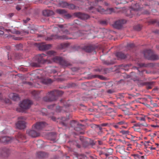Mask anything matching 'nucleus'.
Listing matches in <instances>:
<instances>
[{
  "label": "nucleus",
  "mask_w": 159,
  "mask_h": 159,
  "mask_svg": "<svg viewBox=\"0 0 159 159\" xmlns=\"http://www.w3.org/2000/svg\"><path fill=\"white\" fill-rule=\"evenodd\" d=\"M38 47L40 50H45L49 49L51 45L50 44H41L39 45Z\"/></svg>",
  "instance_id": "obj_17"
},
{
  "label": "nucleus",
  "mask_w": 159,
  "mask_h": 159,
  "mask_svg": "<svg viewBox=\"0 0 159 159\" xmlns=\"http://www.w3.org/2000/svg\"><path fill=\"white\" fill-rule=\"evenodd\" d=\"M108 159H116V157L115 156H110L108 157Z\"/></svg>",
  "instance_id": "obj_52"
},
{
  "label": "nucleus",
  "mask_w": 159,
  "mask_h": 159,
  "mask_svg": "<svg viewBox=\"0 0 159 159\" xmlns=\"http://www.w3.org/2000/svg\"><path fill=\"white\" fill-rule=\"evenodd\" d=\"M157 22V20H150V24H153Z\"/></svg>",
  "instance_id": "obj_40"
},
{
  "label": "nucleus",
  "mask_w": 159,
  "mask_h": 159,
  "mask_svg": "<svg viewBox=\"0 0 159 159\" xmlns=\"http://www.w3.org/2000/svg\"><path fill=\"white\" fill-rule=\"evenodd\" d=\"M145 125L143 124L138 123L134 124V126L135 127L141 128V127Z\"/></svg>",
  "instance_id": "obj_31"
},
{
  "label": "nucleus",
  "mask_w": 159,
  "mask_h": 159,
  "mask_svg": "<svg viewBox=\"0 0 159 159\" xmlns=\"http://www.w3.org/2000/svg\"><path fill=\"white\" fill-rule=\"evenodd\" d=\"M119 125V124H118V123H117L116 124L113 125V126L115 128L118 129L120 128Z\"/></svg>",
  "instance_id": "obj_42"
},
{
  "label": "nucleus",
  "mask_w": 159,
  "mask_h": 159,
  "mask_svg": "<svg viewBox=\"0 0 159 159\" xmlns=\"http://www.w3.org/2000/svg\"><path fill=\"white\" fill-rule=\"evenodd\" d=\"M47 54L48 57H51L52 56H54L56 54L55 52L53 51H51L48 52Z\"/></svg>",
  "instance_id": "obj_28"
},
{
  "label": "nucleus",
  "mask_w": 159,
  "mask_h": 159,
  "mask_svg": "<svg viewBox=\"0 0 159 159\" xmlns=\"http://www.w3.org/2000/svg\"><path fill=\"white\" fill-rule=\"evenodd\" d=\"M115 55L118 59H125L126 57V55L121 52H116Z\"/></svg>",
  "instance_id": "obj_19"
},
{
  "label": "nucleus",
  "mask_w": 159,
  "mask_h": 159,
  "mask_svg": "<svg viewBox=\"0 0 159 159\" xmlns=\"http://www.w3.org/2000/svg\"><path fill=\"white\" fill-rule=\"evenodd\" d=\"M136 118L138 120L143 121H144L147 119H149L148 116H142L141 117L137 116L136 117Z\"/></svg>",
  "instance_id": "obj_23"
},
{
  "label": "nucleus",
  "mask_w": 159,
  "mask_h": 159,
  "mask_svg": "<svg viewBox=\"0 0 159 159\" xmlns=\"http://www.w3.org/2000/svg\"><path fill=\"white\" fill-rule=\"evenodd\" d=\"M8 149L6 148H2L0 151V153L2 154H7L8 152Z\"/></svg>",
  "instance_id": "obj_29"
},
{
  "label": "nucleus",
  "mask_w": 159,
  "mask_h": 159,
  "mask_svg": "<svg viewBox=\"0 0 159 159\" xmlns=\"http://www.w3.org/2000/svg\"><path fill=\"white\" fill-rule=\"evenodd\" d=\"M113 152V150L112 149L109 148L107 150L106 153H105V155L106 157H107L110 155L112 154Z\"/></svg>",
  "instance_id": "obj_22"
},
{
  "label": "nucleus",
  "mask_w": 159,
  "mask_h": 159,
  "mask_svg": "<svg viewBox=\"0 0 159 159\" xmlns=\"http://www.w3.org/2000/svg\"><path fill=\"white\" fill-rule=\"evenodd\" d=\"M139 66L140 67H147L148 66V65L147 64H139Z\"/></svg>",
  "instance_id": "obj_39"
},
{
  "label": "nucleus",
  "mask_w": 159,
  "mask_h": 159,
  "mask_svg": "<svg viewBox=\"0 0 159 159\" xmlns=\"http://www.w3.org/2000/svg\"><path fill=\"white\" fill-rule=\"evenodd\" d=\"M60 4L62 7L67 8L68 4L66 2H61Z\"/></svg>",
  "instance_id": "obj_30"
},
{
  "label": "nucleus",
  "mask_w": 159,
  "mask_h": 159,
  "mask_svg": "<svg viewBox=\"0 0 159 159\" xmlns=\"http://www.w3.org/2000/svg\"><path fill=\"white\" fill-rule=\"evenodd\" d=\"M54 107V105H49L48 106V108L49 109H53V108Z\"/></svg>",
  "instance_id": "obj_46"
},
{
  "label": "nucleus",
  "mask_w": 159,
  "mask_h": 159,
  "mask_svg": "<svg viewBox=\"0 0 159 159\" xmlns=\"http://www.w3.org/2000/svg\"><path fill=\"white\" fill-rule=\"evenodd\" d=\"M13 16V14L12 13H10L9 14H8V16L9 17V18H11V17H12Z\"/></svg>",
  "instance_id": "obj_59"
},
{
  "label": "nucleus",
  "mask_w": 159,
  "mask_h": 159,
  "mask_svg": "<svg viewBox=\"0 0 159 159\" xmlns=\"http://www.w3.org/2000/svg\"><path fill=\"white\" fill-rule=\"evenodd\" d=\"M69 44L68 43H66L63 44H61V46L62 48L67 47L68 46Z\"/></svg>",
  "instance_id": "obj_45"
},
{
  "label": "nucleus",
  "mask_w": 159,
  "mask_h": 159,
  "mask_svg": "<svg viewBox=\"0 0 159 159\" xmlns=\"http://www.w3.org/2000/svg\"><path fill=\"white\" fill-rule=\"evenodd\" d=\"M98 144L100 145H101L103 144L101 140H98Z\"/></svg>",
  "instance_id": "obj_57"
},
{
  "label": "nucleus",
  "mask_w": 159,
  "mask_h": 159,
  "mask_svg": "<svg viewBox=\"0 0 159 159\" xmlns=\"http://www.w3.org/2000/svg\"><path fill=\"white\" fill-rule=\"evenodd\" d=\"M134 156L135 159H146L144 156L139 154H134Z\"/></svg>",
  "instance_id": "obj_26"
},
{
  "label": "nucleus",
  "mask_w": 159,
  "mask_h": 159,
  "mask_svg": "<svg viewBox=\"0 0 159 159\" xmlns=\"http://www.w3.org/2000/svg\"><path fill=\"white\" fill-rule=\"evenodd\" d=\"M58 27H59L61 29V30L62 32L64 34H65L66 35L69 34H70V33L69 31H68L66 29V25H57Z\"/></svg>",
  "instance_id": "obj_13"
},
{
  "label": "nucleus",
  "mask_w": 159,
  "mask_h": 159,
  "mask_svg": "<svg viewBox=\"0 0 159 159\" xmlns=\"http://www.w3.org/2000/svg\"><path fill=\"white\" fill-rule=\"evenodd\" d=\"M144 56L145 58L148 59L149 56V51L148 50H144L143 52Z\"/></svg>",
  "instance_id": "obj_27"
},
{
  "label": "nucleus",
  "mask_w": 159,
  "mask_h": 159,
  "mask_svg": "<svg viewBox=\"0 0 159 159\" xmlns=\"http://www.w3.org/2000/svg\"><path fill=\"white\" fill-rule=\"evenodd\" d=\"M70 39L68 38L66 35H59L56 34L52 35L50 37H47L45 39L47 40H51L53 39L66 40Z\"/></svg>",
  "instance_id": "obj_4"
},
{
  "label": "nucleus",
  "mask_w": 159,
  "mask_h": 159,
  "mask_svg": "<svg viewBox=\"0 0 159 159\" xmlns=\"http://www.w3.org/2000/svg\"><path fill=\"white\" fill-rule=\"evenodd\" d=\"M151 126L154 128L159 127V125H151Z\"/></svg>",
  "instance_id": "obj_58"
},
{
  "label": "nucleus",
  "mask_w": 159,
  "mask_h": 159,
  "mask_svg": "<svg viewBox=\"0 0 159 159\" xmlns=\"http://www.w3.org/2000/svg\"><path fill=\"white\" fill-rule=\"evenodd\" d=\"M66 16L67 18H70L71 17V16L69 14H67L66 15Z\"/></svg>",
  "instance_id": "obj_63"
},
{
  "label": "nucleus",
  "mask_w": 159,
  "mask_h": 159,
  "mask_svg": "<svg viewBox=\"0 0 159 159\" xmlns=\"http://www.w3.org/2000/svg\"><path fill=\"white\" fill-rule=\"evenodd\" d=\"M155 66V64L153 63H150V67H153Z\"/></svg>",
  "instance_id": "obj_48"
},
{
  "label": "nucleus",
  "mask_w": 159,
  "mask_h": 159,
  "mask_svg": "<svg viewBox=\"0 0 159 159\" xmlns=\"http://www.w3.org/2000/svg\"><path fill=\"white\" fill-rule=\"evenodd\" d=\"M134 29L137 31H139L141 29V27L139 25H137L134 27Z\"/></svg>",
  "instance_id": "obj_36"
},
{
  "label": "nucleus",
  "mask_w": 159,
  "mask_h": 159,
  "mask_svg": "<svg viewBox=\"0 0 159 159\" xmlns=\"http://www.w3.org/2000/svg\"><path fill=\"white\" fill-rule=\"evenodd\" d=\"M37 157L39 158H43L46 156V154L44 152H39L37 153Z\"/></svg>",
  "instance_id": "obj_21"
},
{
  "label": "nucleus",
  "mask_w": 159,
  "mask_h": 159,
  "mask_svg": "<svg viewBox=\"0 0 159 159\" xmlns=\"http://www.w3.org/2000/svg\"><path fill=\"white\" fill-rule=\"evenodd\" d=\"M75 14L76 17L82 20H86L89 18V16L88 15L80 12L76 13Z\"/></svg>",
  "instance_id": "obj_12"
},
{
  "label": "nucleus",
  "mask_w": 159,
  "mask_h": 159,
  "mask_svg": "<svg viewBox=\"0 0 159 159\" xmlns=\"http://www.w3.org/2000/svg\"><path fill=\"white\" fill-rule=\"evenodd\" d=\"M46 56V55L42 54H39L37 57V62H35L32 63V66L33 67H40L41 64L47 63H50L52 62L51 61H49L48 60H45L44 58Z\"/></svg>",
  "instance_id": "obj_1"
},
{
  "label": "nucleus",
  "mask_w": 159,
  "mask_h": 159,
  "mask_svg": "<svg viewBox=\"0 0 159 159\" xmlns=\"http://www.w3.org/2000/svg\"><path fill=\"white\" fill-rule=\"evenodd\" d=\"M70 125L72 127H74V129L76 131H79L80 129V128L79 127H76L77 126L78 127L82 126V125L80 124H78V123L75 121H72L70 123Z\"/></svg>",
  "instance_id": "obj_14"
},
{
  "label": "nucleus",
  "mask_w": 159,
  "mask_h": 159,
  "mask_svg": "<svg viewBox=\"0 0 159 159\" xmlns=\"http://www.w3.org/2000/svg\"><path fill=\"white\" fill-rule=\"evenodd\" d=\"M56 12L60 14H64L66 12L65 11L62 9H57L56 10Z\"/></svg>",
  "instance_id": "obj_33"
},
{
  "label": "nucleus",
  "mask_w": 159,
  "mask_h": 159,
  "mask_svg": "<svg viewBox=\"0 0 159 159\" xmlns=\"http://www.w3.org/2000/svg\"><path fill=\"white\" fill-rule=\"evenodd\" d=\"M32 104V102L29 100H24L20 104V107L24 109L29 108Z\"/></svg>",
  "instance_id": "obj_6"
},
{
  "label": "nucleus",
  "mask_w": 159,
  "mask_h": 159,
  "mask_svg": "<svg viewBox=\"0 0 159 159\" xmlns=\"http://www.w3.org/2000/svg\"><path fill=\"white\" fill-rule=\"evenodd\" d=\"M26 133L29 136L32 137H38L40 134L39 132L38 131L34 129L27 130Z\"/></svg>",
  "instance_id": "obj_10"
},
{
  "label": "nucleus",
  "mask_w": 159,
  "mask_h": 159,
  "mask_svg": "<svg viewBox=\"0 0 159 159\" xmlns=\"http://www.w3.org/2000/svg\"><path fill=\"white\" fill-rule=\"evenodd\" d=\"M149 141H145L144 144L145 148H148V146L149 145Z\"/></svg>",
  "instance_id": "obj_38"
},
{
  "label": "nucleus",
  "mask_w": 159,
  "mask_h": 159,
  "mask_svg": "<svg viewBox=\"0 0 159 159\" xmlns=\"http://www.w3.org/2000/svg\"><path fill=\"white\" fill-rule=\"evenodd\" d=\"M4 101L6 103H8L10 102V100L8 99H5V100L4 99L2 101Z\"/></svg>",
  "instance_id": "obj_49"
},
{
  "label": "nucleus",
  "mask_w": 159,
  "mask_h": 159,
  "mask_svg": "<svg viewBox=\"0 0 159 159\" xmlns=\"http://www.w3.org/2000/svg\"><path fill=\"white\" fill-rule=\"evenodd\" d=\"M47 125V124L44 122H37L33 125L32 128L38 131L44 128Z\"/></svg>",
  "instance_id": "obj_7"
},
{
  "label": "nucleus",
  "mask_w": 159,
  "mask_h": 159,
  "mask_svg": "<svg viewBox=\"0 0 159 159\" xmlns=\"http://www.w3.org/2000/svg\"><path fill=\"white\" fill-rule=\"evenodd\" d=\"M11 138L9 137H0V142L8 143L11 140Z\"/></svg>",
  "instance_id": "obj_16"
},
{
  "label": "nucleus",
  "mask_w": 159,
  "mask_h": 159,
  "mask_svg": "<svg viewBox=\"0 0 159 159\" xmlns=\"http://www.w3.org/2000/svg\"><path fill=\"white\" fill-rule=\"evenodd\" d=\"M97 77H98L99 78H100L101 79H103V77L101 76H98L97 75H94L93 76V77L94 78H96Z\"/></svg>",
  "instance_id": "obj_51"
},
{
  "label": "nucleus",
  "mask_w": 159,
  "mask_h": 159,
  "mask_svg": "<svg viewBox=\"0 0 159 159\" xmlns=\"http://www.w3.org/2000/svg\"><path fill=\"white\" fill-rule=\"evenodd\" d=\"M4 100V98L2 94L0 93V102Z\"/></svg>",
  "instance_id": "obj_43"
},
{
  "label": "nucleus",
  "mask_w": 159,
  "mask_h": 159,
  "mask_svg": "<svg viewBox=\"0 0 159 159\" xmlns=\"http://www.w3.org/2000/svg\"><path fill=\"white\" fill-rule=\"evenodd\" d=\"M75 6L73 4H68L67 8L70 9H74L75 8Z\"/></svg>",
  "instance_id": "obj_34"
},
{
  "label": "nucleus",
  "mask_w": 159,
  "mask_h": 159,
  "mask_svg": "<svg viewBox=\"0 0 159 159\" xmlns=\"http://www.w3.org/2000/svg\"><path fill=\"white\" fill-rule=\"evenodd\" d=\"M16 9L17 10L19 11L20 10L21 7L19 6L18 5L16 7Z\"/></svg>",
  "instance_id": "obj_55"
},
{
  "label": "nucleus",
  "mask_w": 159,
  "mask_h": 159,
  "mask_svg": "<svg viewBox=\"0 0 159 159\" xmlns=\"http://www.w3.org/2000/svg\"><path fill=\"white\" fill-rule=\"evenodd\" d=\"M56 93L59 95H61L63 92L61 91H57L50 92L48 93L47 96L43 98L44 101L46 102L53 101L57 99V97L55 96Z\"/></svg>",
  "instance_id": "obj_2"
},
{
  "label": "nucleus",
  "mask_w": 159,
  "mask_h": 159,
  "mask_svg": "<svg viewBox=\"0 0 159 159\" xmlns=\"http://www.w3.org/2000/svg\"><path fill=\"white\" fill-rule=\"evenodd\" d=\"M18 121L16 123V127L20 129L25 128L26 126V122L25 120L26 118L23 116H20L18 117Z\"/></svg>",
  "instance_id": "obj_3"
},
{
  "label": "nucleus",
  "mask_w": 159,
  "mask_h": 159,
  "mask_svg": "<svg viewBox=\"0 0 159 159\" xmlns=\"http://www.w3.org/2000/svg\"><path fill=\"white\" fill-rule=\"evenodd\" d=\"M159 59V56L150 49V60L156 61Z\"/></svg>",
  "instance_id": "obj_11"
},
{
  "label": "nucleus",
  "mask_w": 159,
  "mask_h": 159,
  "mask_svg": "<svg viewBox=\"0 0 159 159\" xmlns=\"http://www.w3.org/2000/svg\"><path fill=\"white\" fill-rule=\"evenodd\" d=\"M118 124H119V125H127V123L125 122L124 120H122L118 122Z\"/></svg>",
  "instance_id": "obj_37"
},
{
  "label": "nucleus",
  "mask_w": 159,
  "mask_h": 159,
  "mask_svg": "<svg viewBox=\"0 0 159 159\" xmlns=\"http://www.w3.org/2000/svg\"><path fill=\"white\" fill-rule=\"evenodd\" d=\"M9 97L14 101L17 100L19 99L18 95L16 93H11L9 94Z\"/></svg>",
  "instance_id": "obj_18"
},
{
  "label": "nucleus",
  "mask_w": 159,
  "mask_h": 159,
  "mask_svg": "<svg viewBox=\"0 0 159 159\" xmlns=\"http://www.w3.org/2000/svg\"><path fill=\"white\" fill-rule=\"evenodd\" d=\"M58 30V28L57 27H54V29L53 30V31H57Z\"/></svg>",
  "instance_id": "obj_56"
},
{
  "label": "nucleus",
  "mask_w": 159,
  "mask_h": 159,
  "mask_svg": "<svg viewBox=\"0 0 159 159\" xmlns=\"http://www.w3.org/2000/svg\"><path fill=\"white\" fill-rule=\"evenodd\" d=\"M30 20L29 18H27L26 20H23V22L24 23L26 24L27 22Z\"/></svg>",
  "instance_id": "obj_53"
},
{
  "label": "nucleus",
  "mask_w": 159,
  "mask_h": 159,
  "mask_svg": "<svg viewBox=\"0 0 159 159\" xmlns=\"http://www.w3.org/2000/svg\"><path fill=\"white\" fill-rule=\"evenodd\" d=\"M140 8V6L138 3H136L132 4L131 6V11H137Z\"/></svg>",
  "instance_id": "obj_20"
},
{
  "label": "nucleus",
  "mask_w": 159,
  "mask_h": 159,
  "mask_svg": "<svg viewBox=\"0 0 159 159\" xmlns=\"http://www.w3.org/2000/svg\"><path fill=\"white\" fill-rule=\"evenodd\" d=\"M120 132L122 134L126 135L129 134V132L128 130H122L120 131Z\"/></svg>",
  "instance_id": "obj_32"
},
{
  "label": "nucleus",
  "mask_w": 159,
  "mask_h": 159,
  "mask_svg": "<svg viewBox=\"0 0 159 159\" xmlns=\"http://www.w3.org/2000/svg\"><path fill=\"white\" fill-rule=\"evenodd\" d=\"M108 124L107 123H103L101 124V126H107Z\"/></svg>",
  "instance_id": "obj_62"
},
{
  "label": "nucleus",
  "mask_w": 159,
  "mask_h": 159,
  "mask_svg": "<svg viewBox=\"0 0 159 159\" xmlns=\"http://www.w3.org/2000/svg\"><path fill=\"white\" fill-rule=\"evenodd\" d=\"M43 15L45 16H50L54 15V12L49 10H45L43 11Z\"/></svg>",
  "instance_id": "obj_15"
},
{
  "label": "nucleus",
  "mask_w": 159,
  "mask_h": 159,
  "mask_svg": "<svg viewBox=\"0 0 159 159\" xmlns=\"http://www.w3.org/2000/svg\"><path fill=\"white\" fill-rule=\"evenodd\" d=\"M105 152H104L103 151H100L99 152V155H101L102 154L105 155Z\"/></svg>",
  "instance_id": "obj_54"
},
{
  "label": "nucleus",
  "mask_w": 159,
  "mask_h": 159,
  "mask_svg": "<svg viewBox=\"0 0 159 159\" xmlns=\"http://www.w3.org/2000/svg\"><path fill=\"white\" fill-rule=\"evenodd\" d=\"M32 94L36 98H37L39 97V93L36 91H33L32 92Z\"/></svg>",
  "instance_id": "obj_25"
},
{
  "label": "nucleus",
  "mask_w": 159,
  "mask_h": 159,
  "mask_svg": "<svg viewBox=\"0 0 159 159\" xmlns=\"http://www.w3.org/2000/svg\"><path fill=\"white\" fill-rule=\"evenodd\" d=\"M133 128L134 129V130L135 131H139L140 130L139 128H137V127H135L134 126L133 127Z\"/></svg>",
  "instance_id": "obj_50"
},
{
  "label": "nucleus",
  "mask_w": 159,
  "mask_h": 159,
  "mask_svg": "<svg viewBox=\"0 0 159 159\" xmlns=\"http://www.w3.org/2000/svg\"><path fill=\"white\" fill-rule=\"evenodd\" d=\"M101 23L102 25H105L106 24V22L105 21H104V20L102 21L101 22Z\"/></svg>",
  "instance_id": "obj_61"
},
{
  "label": "nucleus",
  "mask_w": 159,
  "mask_h": 159,
  "mask_svg": "<svg viewBox=\"0 0 159 159\" xmlns=\"http://www.w3.org/2000/svg\"><path fill=\"white\" fill-rule=\"evenodd\" d=\"M4 33L3 31L0 30V35H2Z\"/></svg>",
  "instance_id": "obj_64"
},
{
  "label": "nucleus",
  "mask_w": 159,
  "mask_h": 159,
  "mask_svg": "<svg viewBox=\"0 0 159 159\" xmlns=\"http://www.w3.org/2000/svg\"><path fill=\"white\" fill-rule=\"evenodd\" d=\"M52 61L57 63H59L60 64L64 66H67L68 64L66 61L63 60L61 57H55L52 59Z\"/></svg>",
  "instance_id": "obj_8"
},
{
  "label": "nucleus",
  "mask_w": 159,
  "mask_h": 159,
  "mask_svg": "<svg viewBox=\"0 0 159 159\" xmlns=\"http://www.w3.org/2000/svg\"><path fill=\"white\" fill-rule=\"evenodd\" d=\"M120 152L121 153V154H124L125 152L126 153V154L127 155L129 152H125L124 148H120L119 150Z\"/></svg>",
  "instance_id": "obj_35"
},
{
  "label": "nucleus",
  "mask_w": 159,
  "mask_h": 159,
  "mask_svg": "<svg viewBox=\"0 0 159 159\" xmlns=\"http://www.w3.org/2000/svg\"><path fill=\"white\" fill-rule=\"evenodd\" d=\"M126 21L124 20H120L116 21L113 25L114 27L117 29H121L123 25L126 23Z\"/></svg>",
  "instance_id": "obj_9"
},
{
  "label": "nucleus",
  "mask_w": 159,
  "mask_h": 159,
  "mask_svg": "<svg viewBox=\"0 0 159 159\" xmlns=\"http://www.w3.org/2000/svg\"><path fill=\"white\" fill-rule=\"evenodd\" d=\"M52 82V81L50 79H44L42 80V82L44 84H48Z\"/></svg>",
  "instance_id": "obj_24"
},
{
  "label": "nucleus",
  "mask_w": 159,
  "mask_h": 159,
  "mask_svg": "<svg viewBox=\"0 0 159 159\" xmlns=\"http://www.w3.org/2000/svg\"><path fill=\"white\" fill-rule=\"evenodd\" d=\"M158 88H157V87H155L153 89H152V93H154L156 91H157V90H158Z\"/></svg>",
  "instance_id": "obj_44"
},
{
  "label": "nucleus",
  "mask_w": 159,
  "mask_h": 159,
  "mask_svg": "<svg viewBox=\"0 0 159 159\" xmlns=\"http://www.w3.org/2000/svg\"><path fill=\"white\" fill-rule=\"evenodd\" d=\"M96 8L98 11L101 14H111L113 12H116L115 9L112 8H108L106 10H104L102 7L99 6L98 8L96 7Z\"/></svg>",
  "instance_id": "obj_5"
},
{
  "label": "nucleus",
  "mask_w": 159,
  "mask_h": 159,
  "mask_svg": "<svg viewBox=\"0 0 159 159\" xmlns=\"http://www.w3.org/2000/svg\"><path fill=\"white\" fill-rule=\"evenodd\" d=\"M114 63V62H109L108 63H105V64H106L107 65H109L113 64Z\"/></svg>",
  "instance_id": "obj_60"
},
{
  "label": "nucleus",
  "mask_w": 159,
  "mask_h": 159,
  "mask_svg": "<svg viewBox=\"0 0 159 159\" xmlns=\"http://www.w3.org/2000/svg\"><path fill=\"white\" fill-rule=\"evenodd\" d=\"M154 83V82H150V89H151L152 88V85H153V84Z\"/></svg>",
  "instance_id": "obj_47"
},
{
  "label": "nucleus",
  "mask_w": 159,
  "mask_h": 159,
  "mask_svg": "<svg viewBox=\"0 0 159 159\" xmlns=\"http://www.w3.org/2000/svg\"><path fill=\"white\" fill-rule=\"evenodd\" d=\"M96 129L97 130H100V132H101L102 128L100 126L98 125L97 126V127H96Z\"/></svg>",
  "instance_id": "obj_41"
}]
</instances>
